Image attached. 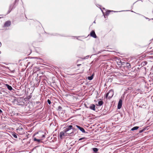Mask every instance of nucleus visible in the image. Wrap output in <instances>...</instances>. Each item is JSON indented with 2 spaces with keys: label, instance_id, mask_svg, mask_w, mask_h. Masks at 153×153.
Instances as JSON below:
<instances>
[{
  "label": "nucleus",
  "instance_id": "nucleus-1",
  "mask_svg": "<svg viewBox=\"0 0 153 153\" xmlns=\"http://www.w3.org/2000/svg\"><path fill=\"white\" fill-rule=\"evenodd\" d=\"M71 129H73L74 131L76 130V129L74 127V125L73 126L70 125L68 126H67L66 128L64 129V131L65 133H66Z\"/></svg>",
  "mask_w": 153,
  "mask_h": 153
},
{
  "label": "nucleus",
  "instance_id": "nucleus-2",
  "mask_svg": "<svg viewBox=\"0 0 153 153\" xmlns=\"http://www.w3.org/2000/svg\"><path fill=\"white\" fill-rule=\"evenodd\" d=\"M17 132L20 134H22L23 133V128L22 127H19L16 129Z\"/></svg>",
  "mask_w": 153,
  "mask_h": 153
},
{
  "label": "nucleus",
  "instance_id": "nucleus-3",
  "mask_svg": "<svg viewBox=\"0 0 153 153\" xmlns=\"http://www.w3.org/2000/svg\"><path fill=\"white\" fill-rule=\"evenodd\" d=\"M108 92L109 94L108 98L110 99L111 98L113 95L114 91L112 89H111Z\"/></svg>",
  "mask_w": 153,
  "mask_h": 153
},
{
  "label": "nucleus",
  "instance_id": "nucleus-4",
  "mask_svg": "<svg viewBox=\"0 0 153 153\" xmlns=\"http://www.w3.org/2000/svg\"><path fill=\"white\" fill-rule=\"evenodd\" d=\"M74 127L75 128L76 127L78 128L79 129L80 131H81L82 133H85V131L84 130V129L82 127H80V126L76 125H74Z\"/></svg>",
  "mask_w": 153,
  "mask_h": 153
},
{
  "label": "nucleus",
  "instance_id": "nucleus-5",
  "mask_svg": "<svg viewBox=\"0 0 153 153\" xmlns=\"http://www.w3.org/2000/svg\"><path fill=\"white\" fill-rule=\"evenodd\" d=\"M95 105L94 104H91L89 107H87V108H89L91 110L93 111H95Z\"/></svg>",
  "mask_w": 153,
  "mask_h": 153
},
{
  "label": "nucleus",
  "instance_id": "nucleus-6",
  "mask_svg": "<svg viewBox=\"0 0 153 153\" xmlns=\"http://www.w3.org/2000/svg\"><path fill=\"white\" fill-rule=\"evenodd\" d=\"M122 100L120 99L119 100L117 105L118 109H120L121 108L122 106Z\"/></svg>",
  "mask_w": 153,
  "mask_h": 153
},
{
  "label": "nucleus",
  "instance_id": "nucleus-7",
  "mask_svg": "<svg viewBox=\"0 0 153 153\" xmlns=\"http://www.w3.org/2000/svg\"><path fill=\"white\" fill-rule=\"evenodd\" d=\"M90 35L93 37L96 38L97 36L94 31L92 30L90 33Z\"/></svg>",
  "mask_w": 153,
  "mask_h": 153
},
{
  "label": "nucleus",
  "instance_id": "nucleus-8",
  "mask_svg": "<svg viewBox=\"0 0 153 153\" xmlns=\"http://www.w3.org/2000/svg\"><path fill=\"white\" fill-rule=\"evenodd\" d=\"M11 22L10 21H6L4 24V27H8L10 25Z\"/></svg>",
  "mask_w": 153,
  "mask_h": 153
},
{
  "label": "nucleus",
  "instance_id": "nucleus-9",
  "mask_svg": "<svg viewBox=\"0 0 153 153\" xmlns=\"http://www.w3.org/2000/svg\"><path fill=\"white\" fill-rule=\"evenodd\" d=\"M13 4H11L10 5L9 7V9L8 12V13H9L12 10L13 8V6L14 5L15 3H14Z\"/></svg>",
  "mask_w": 153,
  "mask_h": 153
},
{
  "label": "nucleus",
  "instance_id": "nucleus-10",
  "mask_svg": "<svg viewBox=\"0 0 153 153\" xmlns=\"http://www.w3.org/2000/svg\"><path fill=\"white\" fill-rule=\"evenodd\" d=\"M125 66L128 69H129L131 67L130 64L128 62H126V63Z\"/></svg>",
  "mask_w": 153,
  "mask_h": 153
},
{
  "label": "nucleus",
  "instance_id": "nucleus-11",
  "mask_svg": "<svg viewBox=\"0 0 153 153\" xmlns=\"http://www.w3.org/2000/svg\"><path fill=\"white\" fill-rule=\"evenodd\" d=\"M5 85L7 86L8 89L10 91H11L13 89V88L11 86L9 85H8L7 84H6Z\"/></svg>",
  "mask_w": 153,
  "mask_h": 153
},
{
  "label": "nucleus",
  "instance_id": "nucleus-12",
  "mask_svg": "<svg viewBox=\"0 0 153 153\" xmlns=\"http://www.w3.org/2000/svg\"><path fill=\"white\" fill-rule=\"evenodd\" d=\"M139 128V127L138 126H135V127H133V128H132L131 129V130L132 131H134V130H137Z\"/></svg>",
  "mask_w": 153,
  "mask_h": 153
},
{
  "label": "nucleus",
  "instance_id": "nucleus-13",
  "mask_svg": "<svg viewBox=\"0 0 153 153\" xmlns=\"http://www.w3.org/2000/svg\"><path fill=\"white\" fill-rule=\"evenodd\" d=\"M94 75L93 74L92 75L90 76H89L88 77V79L91 80H92L93 78Z\"/></svg>",
  "mask_w": 153,
  "mask_h": 153
},
{
  "label": "nucleus",
  "instance_id": "nucleus-14",
  "mask_svg": "<svg viewBox=\"0 0 153 153\" xmlns=\"http://www.w3.org/2000/svg\"><path fill=\"white\" fill-rule=\"evenodd\" d=\"M111 11L114 12H118V11H111V10H108L106 12V15H108L110 13V12Z\"/></svg>",
  "mask_w": 153,
  "mask_h": 153
},
{
  "label": "nucleus",
  "instance_id": "nucleus-15",
  "mask_svg": "<svg viewBox=\"0 0 153 153\" xmlns=\"http://www.w3.org/2000/svg\"><path fill=\"white\" fill-rule=\"evenodd\" d=\"M64 133L63 132H62V131L59 134L60 137L61 138H62V136H64Z\"/></svg>",
  "mask_w": 153,
  "mask_h": 153
},
{
  "label": "nucleus",
  "instance_id": "nucleus-16",
  "mask_svg": "<svg viewBox=\"0 0 153 153\" xmlns=\"http://www.w3.org/2000/svg\"><path fill=\"white\" fill-rule=\"evenodd\" d=\"M92 150L93 151L96 153H97V152L98 151V149L96 148H93Z\"/></svg>",
  "mask_w": 153,
  "mask_h": 153
},
{
  "label": "nucleus",
  "instance_id": "nucleus-17",
  "mask_svg": "<svg viewBox=\"0 0 153 153\" xmlns=\"http://www.w3.org/2000/svg\"><path fill=\"white\" fill-rule=\"evenodd\" d=\"M103 103V102L102 101H100L98 102V105L100 106L102 105Z\"/></svg>",
  "mask_w": 153,
  "mask_h": 153
},
{
  "label": "nucleus",
  "instance_id": "nucleus-18",
  "mask_svg": "<svg viewBox=\"0 0 153 153\" xmlns=\"http://www.w3.org/2000/svg\"><path fill=\"white\" fill-rule=\"evenodd\" d=\"M34 141H36L38 143H40L41 142V140L40 139H37L36 138H34Z\"/></svg>",
  "mask_w": 153,
  "mask_h": 153
},
{
  "label": "nucleus",
  "instance_id": "nucleus-19",
  "mask_svg": "<svg viewBox=\"0 0 153 153\" xmlns=\"http://www.w3.org/2000/svg\"><path fill=\"white\" fill-rule=\"evenodd\" d=\"M12 136L15 138H17V135L16 133H13L12 134Z\"/></svg>",
  "mask_w": 153,
  "mask_h": 153
},
{
  "label": "nucleus",
  "instance_id": "nucleus-20",
  "mask_svg": "<svg viewBox=\"0 0 153 153\" xmlns=\"http://www.w3.org/2000/svg\"><path fill=\"white\" fill-rule=\"evenodd\" d=\"M62 109V108L60 106H58L57 110L58 111H61Z\"/></svg>",
  "mask_w": 153,
  "mask_h": 153
},
{
  "label": "nucleus",
  "instance_id": "nucleus-21",
  "mask_svg": "<svg viewBox=\"0 0 153 153\" xmlns=\"http://www.w3.org/2000/svg\"><path fill=\"white\" fill-rule=\"evenodd\" d=\"M108 96H109V94H108V92L105 95V98H107L108 97Z\"/></svg>",
  "mask_w": 153,
  "mask_h": 153
},
{
  "label": "nucleus",
  "instance_id": "nucleus-22",
  "mask_svg": "<svg viewBox=\"0 0 153 153\" xmlns=\"http://www.w3.org/2000/svg\"><path fill=\"white\" fill-rule=\"evenodd\" d=\"M47 102L50 105L51 104V101L49 99L48 100Z\"/></svg>",
  "mask_w": 153,
  "mask_h": 153
},
{
  "label": "nucleus",
  "instance_id": "nucleus-23",
  "mask_svg": "<svg viewBox=\"0 0 153 153\" xmlns=\"http://www.w3.org/2000/svg\"><path fill=\"white\" fill-rule=\"evenodd\" d=\"M85 138V137H82V138H80L79 139V141H80V140H84V139Z\"/></svg>",
  "mask_w": 153,
  "mask_h": 153
},
{
  "label": "nucleus",
  "instance_id": "nucleus-24",
  "mask_svg": "<svg viewBox=\"0 0 153 153\" xmlns=\"http://www.w3.org/2000/svg\"><path fill=\"white\" fill-rule=\"evenodd\" d=\"M2 93L1 92H0V98H1L2 97Z\"/></svg>",
  "mask_w": 153,
  "mask_h": 153
},
{
  "label": "nucleus",
  "instance_id": "nucleus-25",
  "mask_svg": "<svg viewBox=\"0 0 153 153\" xmlns=\"http://www.w3.org/2000/svg\"><path fill=\"white\" fill-rule=\"evenodd\" d=\"M144 130L143 129V130H140L139 131V133H141V132H143V131Z\"/></svg>",
  "mask_w": 153,
  "mask_h": 153
},
{
  "label": "nucleus",
  "instance_id": "nucleus-26",
  "mask_svg": "<svg viewBox=\"0 0 153 153\" xmlns=\"http://www.w3.org/2000/svg\"><path fill=\"white\" fill-rule=\"evenodd\" d=\"M40 103V102H38V101H37L36 102V104H39V103Z\"/></svg>",
  "mask_w": 153,
  "mask_h": 153
},
{
  "label": "nucleus",
  "instance_id": "nucleus-27",
  "mask_svg": "<svg viewBox=\"0 0 153 153\" xmlns=\"http://www.w3.org/2000/svg\"><path fill=\"white\" fill-rule=\"evenodd\" d=\"M45 136L44 135H42V138H45Z\"/></svg>",
  "mask_w": 153,
  "mask_h": 153
},
{
  "label": "nucleus",
  "instance_id": "nucleus-28",
  "mask_svg": "<svg viewBox=\"0 0 153 153\" xmlns=\"http://www.w3.org/2000/svg\"><path fill=\"white\" fill-rule=\"evenodd\" d=\"M81 65V64H77V65L78 66H80V65Z\"/></svg>",
  "mask_w": 153,
  "mask_h": 153
},
{
  "label": "nucleus",
  "instance_id": "nucleus-29",
  "mask_svg": "<svg viewBox=\"0 0 153 153\" xmlns=\"http://www.w3.org/2000/svg\"><path fill=\"white\" fill-rule=\"evenodd\" d=\"M2 112V111L1 109H0V113H1Z\"/></svg>",
  "mask_w": 153,
  "mask_h": 153
},
{
  "label": "nucleus",
  "instance_id": "nucleus-30",
  "mask_svg": "<svg viewBox=\"0 0 153 153\" xmlns=\"http://www.w3.org/2000/svg\"><path fill=\"white\" fill-rule=\"evenodd\" d=\"M144 62L145 63V64H146V63H147V62Z\"/></svg>",
  "mask_w": 153,
  "mask_h": 153
},
{
  "label": "nucleus",
  "instance_id": "nucleus-31",
  "mask_svg": "<svg viewBox=\"0 0 153 153\" xmlns=\"http://www.w3.org/2000/svg\"><path fill=\"white\" fill-rule=\"evenodd\" d=\"M94 23H95V21H94L93 22Z\"/></svg>",
  "mask_w": 153,
  "mask_h": 153
},
{
  "label": "nucleus",
  "instance_id": "nucleus-32",
  "mask_svg": "<svg viewBox=\"0 0 153 153\" xmlns=\"http://www.w3.org/2000/svg\"><path fill=\"white\" fill-rule=\"evenodd\" d=\"M88 56H87L86 57H88Z\"/></svg>",
  "mask_w": 153,
  "mask_h": 153
},
{
  "label": "nucleus",
  "instance_id": "nucleus-33",
  "mask_svg": "<svg viewBox=\"0 0 153 153\" xmlns=\"http://www.w3.org/2000/svg\"><path fill=\"white\" fill-rule=\"evenodd\" d=\"M1 53V52L0 51V54Z\"/></svg>",
  "mask_w": 153,
  "mask_h": 153
},
{
  "label": "nucleus",
  "instance_id": "nucleus-34",
  "mask_svg": "<svg viewBox=\"0 0 153 153\" xmlns=\"http://www.w3.org/2000/svg\"><path fill=\"white\" fill-rule=\"evenodd\" d=\"M120 63L121 64V62L120 61Z\"/></svg>",
  "mask_w": 153,
  "mask_h": 153
},
{
  "label": "nucleus",
  "instance_id": "nucleus-35",
  "mask_svg": "<svg viewBox=\"0 0 153 153\" xmlns=\"http://www.w3.org/2000/svg\"><path fill=\"white\" fill-rule=\"evenodd\" d=\"M131 12H133V11H131Z\"/></svg>",
  "mask_w": 153,
  "mask_h": 153
}]
</instances>
